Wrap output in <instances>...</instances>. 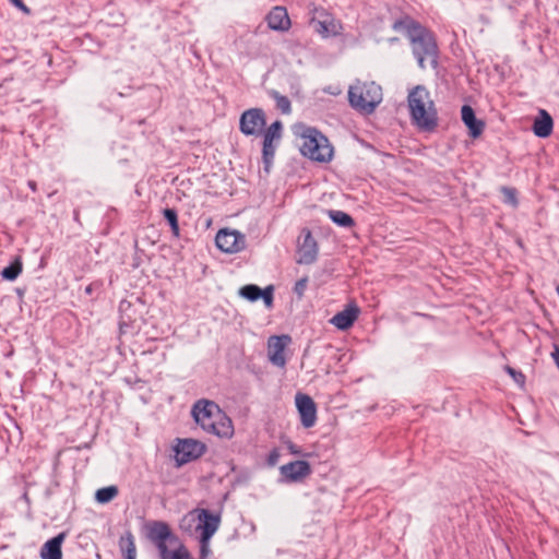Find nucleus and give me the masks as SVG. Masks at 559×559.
<instances>
[{
    "mask_svg": "<svg viewBox=\"0 0 559 559\" xmlns=\"http://www.w3.org/2000/svg\"><path fill=\"white\" fill-rule=\"evenodd\" d=\"M394 31L405 35L412 46L418 67L436 68L438 64V46L431 32L411 19H403L393 24Z\"/></svg>",
    "mask_w": 559,
    "mask_h": 559,
    "instance_id": "1",
    "label": "nucleus"
},
{
    "mask_svg": "<svg viewBox=\"0 0 559 559\" xmlns=\"http://www.w3.org/2000/svg\"><path fill=\"white\" fill-rule=\"evenodd\" d=\"M191 415L205 432L219 439L229 440L235 435L231 418L213 401L198 400L191 408Z\"/></svg>",
    "mask_w": 559,
    "mask_h": 559,
    "instance_id": "2",
    "label": "nucleus"
},
{
    "mask_svg": "<svg viewBox=\"0 0 559 559\" xmlns=\"http://www.w3.org/2000/svg\"><path fill=\"white\" fill-rule=\"evenodd\" d=\"M407 105L411 120L423 131H431L438 124V111L430 92L424 85H417L408 92Z\"/></svg>",
    "mask_w": 559,
    "mask_h": 559,
    "instance_id": "3",
    "label": "nucleus"
},
{
    "mask_svg": "<svg viewBox=\"0 0 559 559\" xmlns=\"http://www.w3.org/2000/svg\"><path fill=\"white\" fill-rule=\"evenodd\" d=\"M348 100L357 111L370 115L382 102V88L374 82L356 81L349 86Z\"/></svg>",
    "mask_w": 559,
    "mask_h": 559,
    "instance_id": "4",
    "label": "nucleus"
},
{
    "mask_svg": "<svg viewBox=\"0 0 559 559\" xmlns=\"http://www.w3.org/2000/svg\"><path fill=\"white\" fill-rule=\"evenodd\" d=\"M300 152L304 156L319 163H329L333 158V146L328 138L316 129L307 128L301 133Z\"/></svg>",
    "mask_w": 559,
    "mask_h": 559,
    "instance_id": "5",
    "label": "nucleus"
},
{
    "mask_svg": "<svg viewBox=\"0 0 559 559\" xmlns=\"http://www.w3.org/2000/svg\"><path fill=\"white\" fill-rule=\"evenodd\" d=\"M191 515L198 520L195 533L199 535V558L207 559L211 555L210 540L221 526V514L207 509H195Z\"/></svg>",
    "mask_w": 559,
    "mask_h": 559,
    "instance_id": "6",
    "label": "nucleus"
},
{
    "mask_svg": "<svg viewBox=\"0 0 559 559\" xmlns=\"http://www.w3.org/2000/svg\"><path fill=\"white\" fill-rule=\"evenodd\" d=\"M309 24L322 38L338 36L343 31L340 20L324 8L314 7L310 12Z\"/></svg>",
    "mask_w": 559,
    "mask_h": 559,
    "instance_id": "7",
    "label": "nucleus"
},
{
    "mask_svg": "<svg viewBox=\"0 0 559 559\" xmlns=\"http://www.w3.org/2000/svg\"><path fill=\"white\" fill-rule=\"evenodd\" d=\"M147 537L157 547L162 559H175V551L168 550L166 542L171 538V531L168 525L162 522L147 524Z\"/></svg>",
    "mask_w": 559,
    "mask_h": 559,
    "instance_id": "8",
    "label": "nucleus"
},
{
    "mask_svg": "<svg viewBox=\"0 0 559 559\" xmlns=\"http://www.w3.org/2000/svg\"><path fill=\"white\" fill-rule=\"evenodd\" d=\"M266 124V117L261 108L243 111L239 120V129L245 135H261Z\"/></svg>",
    "mask_w": 559,
    "mask_h": 559,
    "instance_id": "9",
    "label": "nucleus"
},
{
    "mask_svg": "<svg viewBox=\"0 0 559 559\" xmlns=\"http://www.w3.org/2000/svg\"><path fill=\"white\" fill-rule=\"evenodd\" d=\"M205 451L206 444L200 440L177 439V466L198 460Z\"/></svg>",
    "mask_w": 559,
    "mask_h": 559,
    "instance_id": "10",
    "label": "nucleus"
},
{
    "mask_svg": "<svg viewBox=\"0 0 559 559\" xmlns=\"http://www.w3.org/2000/svg\"><path fill=\"white\" fill-rule=\"evenodd\" d=\"M217 248L225 253H237L245 249L246 237L236 229H219L215 237Z\"/></svg>",
    "mask_w": 559,
    "mask_h": 559,
    "instance_id": "11",
    "label": "nucleus"
},
{
    "mask_svg": "<svg viewBox=\"0 0 559 559\" xmlns=\"http://www.w3.org/2000/svg\"><path fill=\"white\" fill-rule=\"evenodd\" d=\"M283 124L281 121H274L271 123L265 130L262 131L263 135V163L265 165V170L269 171V168L273 162L275 155V142H278L282 138Z\"/></svg>",
    "mask_w": 559,
    "mask_h": 559,
    "instance_id": "12",
    "label": "nucleus"
},
{
    "mask_svg": "<svg viewBox=\"0 0 559 559\" xmlns=\"http://www.w3.org/2000/svg\"><path fill=\"white\" fill-rule=\"evenodd\" d=\"M318 255V243L309 229H302L297 243V263L311 264Z\"/></svg>",
    "mask_w": 559,
    "mask_h": 559,
    "instance_id": "13",
    "label": "nucleus"
},
{
    "mask_svg": "<svg viewBox=\"0 0 559 559\" xmlns=\"http://www.w3.org/2000/svg\"><path fill=\"white\" fill-rule=\"evenodd\" d=\"M295 404L300 416L302 427L311 428L317 423V405L312 397L304 393H297Z\"/></svg>",
    "mask_w": 559,
    "mask_h": 559,
    "instance_id": "14",
    "label": "nucleus"
},
{
    "mask_svg": "<svg viewBox=\"0 0 559 559\" xmlns=\"http://www.w3.org/2000/svg\"><path fill=\"white\" fill-rule=\"evenodd\" d=\"M290 342L292 338L288 335H274L267 340V357L273 365L281 368L285 367V349Z\"/></svg>",
    "mask_w": 559,
    "mask_h": 559,
    "instance_id": "15",
    "label": "nucleus"
},
{
    "mask_svg": "<svg viewBox=\"0 0 559 559\" xmlns=\"http://www.w3.org/2000/svg\"><path fill=\"white\" fill-rule=\"evenodd\" d=\"M281 475L286 481H300L311 474V466L306 461H294L280 467Z\"/></svg>",
    "mask_w": 559,
    "mask_h": 559,
    "instance_id": "16",
    "label": "nucleus"
},
{
    "mask_svg": "<svg viewBox=\"0 0 559 559\" xmlns=\"http://www.w3.org/2000/svg\"><path fill=\"white\" fill-rule=\"evenodd\" d=\"M267 26L273 31L287 32L292 26V21L286 8L274 7L265 17Z\"/></svg>",
    "mask_w": 559,
    "mask_h": 559,
    "instance_id": "17",
    "label": "nucleus"
},
{
    "mask_svg": "<svg viewBox=\"0 0 559 559\" xmlns=\"http://www.w3.org/2000/svg\"><path fill=\"white\" fill-rule=\"evenodd\" d=\"M359 314V308L352 304L348 305L344 310L337 312L332 317L330 322L336 326L338 330H347L349 329L354 322L357 320Z\"/></svg>",
    "mask_w": 559,
    "mask_h": 559,
    "instance_id": "18",
    "label": "nucleus"
},
{
    "mask_svg": "<svg viewBox=\"0 0 559 559\" xmlns=\"http://www.w3.org/2000/svg\"><path fill=\"white\" fill-rule=\"evenodd\" d=\"M64 532L59 533L57 536L47 540L40 549L41 559H62L61 546L66 539Z\"/></svg>",
    "mask_w": 559,
    "mask_h": 559,
    "instance_id": "19",
    "label": "nucleus"
},
{
    "mask_svg": "<svg viewBox=\"0 0 559 559\" xmlns=\"http://www.w3.org/2000/svg\"><path fill=\"white\" fill-rule=\"evenodd\" d=\"M462 121L468 128L469 135L478 138L484 131V122L477 120L473 108L468 105H464L461 109Z\"/></svg>",
    "mask_w": 559,
    "mask_h": 559,
    "instance_id": "20",
    "label": "nucleus"
},
{
    "mask_svg": "<svg viewBox=\"0 0 559 559\" xmlns=\"http://www.w3.org/2000/svg\"><path fill=\"white\" fill-rule=\"evenodd\" d=\"M552 128L554 120L551 116L545 109H540L533 124L535 135L547 138L551 134Z\"/></svg>",
    "mask_w": 559,
    "mask_h": 559,
    "instance_id": "21",
    "label": "nucleus"
},
{
    "mask_svg": "<svg viewBox=\"0 0 559 559\" xmlns=\"http://www.w3.org/2000/svg\"><path fill=\"white\" fill-rule=\"evenodd\" d=\"M119 548L124 556V559H135L136 558V548L134 543V537L131 532H127L119 539Z\"/></svg>",
    "mask_w": 559,
    "mask_h": 559,
    "instance_id": "22",
    "label": "nucleus"
},
{
    "mask_svg": "<svg viewBox=\"0 0 559 559\" xmlns=\"http://www.w3.org/2000/svg\"><path fill=\"white\" fill-rule=\"evenodd\" d=\"M118 492L117 486L103 487L96 491L95 499L99 503H108L118 496Z\"/></svg>",
    "mask_w": 559,
    "mask_h": 559,
    "instance_id": "23",
    "label": "nucleus"
},
{
    "mask_svg": "<svg viewBox=\"0 0 559 559\" xmlns=\"http://www.w3.org/2000/svg\"><path fill=\"white\" fill-rule=\"evenodd\" d=\"M329 217L337 225L343 227H352L354 225V219L350 215L343 211L332 210L329 211Z\"/></svg>",
    "mask_w": 559,
    "mask_h": 559,
    "instance_id": "24",
    "label": "nucleus"
},
{
    "mask_svg": "<svg viewBox=\"0 0 559 559\" xmlns=\"http://www.w3.org/2000/svg\"><path fill=\"white\" fill-rule=\"evenodd\" d=\"M22 262L16 259L9 266L4 267L1 272V276L7 281H14L22 273Z\"/></svg>",
    "mask_w": 559,
    "mask_h": 559,
    "instance_id": "25",
    "label": "nucleus"
},
{
    "mask_svg": "<svg viewBox=\"0 0 559 559\" xmlns=\"http://www.w3.org/2000/svg\"><path fill=\"white\" fill-rule=\"evenodd\" d=\"M240 295L250 301H255L260 298L261 288L257 285H246L240 288Z\"/></svg>",
    "mask_w": 559,
    "mask_h": 559,
    "instance_id": "26",
    "label": "nucleus"
},
{
    "mask_svg": "<svg viewBox=\"0 0 559 559\" xmlns=\"http://www.w3.org/2000/svg\"><path fill=\"white\" fill-rule=\"evenodd\" d=\"M273 97L275 99L276 107L283 114H289L290 112V109H292L290 102H289V99L286 96H283V95L278 94L277 92H274L273 93Z\"/></svg>",
    "mask_w": 559,
    "mask_h": 559,
    "instance_id": "27",
    "label": "nucleus"
},
{
    "mask_svg": "<svg viewBox=\"0 0 559 559\" xmlns=\"http://www.w3.org/2000/svg\"><path fill=\"white\" fill-rule=\"evenodd\" d=\"M501 192L504 197V202L514 206L518 204L516 190L514 188L502 187Z\"/></svg>",
    "mask_w": 559,
    "mask_h": 559,
    "instance_id": "28",
    "label": "nucleus"
},
{
    "mask_svg": "<svg viewBox=\"0 0 559 559\" xmlns=\"http://www.w3.org/2000/svg\"><path fill=\"white\" fill-rule=\"evenodd\" d=\"M506 371L512 377V379L521 386L525 383V376L510 366L506 367Z\"/></svg>",
    "mask_w": 559,
    "mask_h": 559,
    "instance_id": "29",
    "label": "nucleus"
},
{
    "mask_svg": "<svg viewBox=\"0 0 559 559\" xmlns=\"http://www.w3.org/2000/svg\"><path fill=\"white\" fill-rule=\"evenodd\" d=\"M307 285H308V277H302L300 280H298L295 284V287H294V293L299 297V298H302L304 297V294L307 289Z\"/></svg>",
    "mask_w": 559,
    "mask_h": 559,
    "instance_id": "30",
    "label": "nucleus"
},
{
    "mask_svg": "<svg viewBox=\"0 0 559 559\" xmlns=\"http://www.w3.org/2000/svg\"><path fill=\"white\" fill-rule=\"evenodd\" d=\"M260 298L263 299V301L267 308H271L273 305V287L269 286L267 288H265L263 290L261 289Z\"/></svg>",
    "mask_w": 559,
    "mask_h": 559,
    "instance_id": "31",
    "label": "nucleus"
},
{
    "mask_svg": "<svg viewBox=\"0 0 559 559\" xmlns=\"http://www.w3.org/2000/svg\"><path fill=\"white\" fill-rule=\"evenodd\" d=\"M281 457V453L278 449H273L267 456V464L270 466H275Z\"/></svg>",
    "mask_w": 559,
    "mask_h": 559,
    "instance_id": "32",
    "label": "nucleus"
},
{
    "mask_svg": "<svg viewBox=\"0 0 559 559\" xmlns=\"http://www.w3.org/2000/svg\"><path fill=\"white\" fill-rule=\"evenodd\" d=\"M177 559H194L189 550L183 546H177Z\"/></svg>",
    "mask_w": 559,
    "mask_h": 559,
    "instance_id": "33",
    "label": "nucleus"
},
{
    "mask_svg": "<svg viewBox=\"0 0 559 559\" xmlns=\"http://www.w3.org/2000/svg\"><path fill=\"white\" fill-rule=\"evenodd\" d=\"M164 215L167 218L168 224H169L171 230L175 233V210L166 209L164 211Z\"/></svg>",
    "mask_w": 559,
    "mask_h": 559,
    "instance_id": "34",
    "label": "nucleus"
},
{
    "mask_svg": "<svg viewBox=\"0 0 559 559\" xmlns=\"http://www.w3.org/2000/svg\"><path fill=\"white\" fill-rule=\"evenodd\" d=\"M10 2L25 14H31V9L22 0H10Z\"/></svg>",
    "mask_w": 559,
    "mask_h": 559,
    "instance_id": "35",
    "label": "nucleus"
},
{
    "mask_svg": "<svg viewBox=\"0 0 559 559\" xmlns=\"http://www.w3.org/2000/svg\"><path fill=\"white\" fill-rule=\"evenodd\" d=\"M287 449L289 450V452L294 455H301V450L298 445H296L295 443H293L292 441H288L287 442Z\"/></svg>",
    "mask_w": 559,
    "mask_h": 559,
    "instance_id": "36",
    "label": "nucleus"
},
{
    "mask_svg": "<svg viewBox=\"0 0 559 559\" xmlns=\"http://www.w3.org/2000/svg\"><path fill=\"white\" fill-rule=\"evenodd\" d=\"M551 358L554 359L557 368L559 369V346L554 345V350L551 352Z\"/></svg>",
    "mask_w": 559,
    "mask_h": 559,
    "instance_id": "37",
    "label": "nucleus"
},
{
    "mask_svg": "<svg viewBox=\"0 0 559 559\" xmlns=\"http://www.w3.org/2000/svg\"><path fill=\"white\" fill-rule=\"evenodd\" d=\"M29 187L35 190V183L34 182H29Z\"/></svg>",
    "mask_w": 559,
    "mask_h": 559,
    "instance_id": "38",
    "label": "nucleus"
}]
</instances>
